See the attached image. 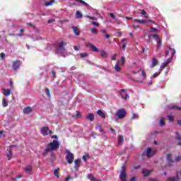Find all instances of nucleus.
<instances>
[{
    "mask_svg": "<svg viewBox=\"0 0 181 181\" xmlns=\"http://www.w3.org/2000/svg\"><path fill=\"white\" fill-rule=\"evenodd\" d=\"M57 148H59V141H57V140H54L52 143H49L45 152H44V155H46V153H47V152H52L53 151H56V149H57Z\"/></svg>",
    "mask_w": 181,
    "mask_h": 181,
    "instance_id": "f257e3e1",
    "label": "nucleus"
},
{
    "mask_svg": "<svg viewBox=\"0 0 181 181\" xmlns=\"http://www.w3.org/2000/svg\"><path fill=\"white\" fill-rule=\"evenodd\" d=\"M65 152L66 153V161L68 163H69V165H71L74 160V155L67 149L65 151Z\"/></svg>",
    "mask_w": 181,
    "mask_h": 181,
    "instance_id": "f03ea898",
    "label": "nucleus"
},
{
    "mask_svg": "<svg viewBox=\"0 0 181 181\" xmlns=\"http://www.w3.org/2000/svg\"><path fill=\"white\" fill-rule=\"evenodd\" d=\"M151 36H152V37H153L155 39V40H156L157 42V49H160V47H162V41L160 40V37H159V36H158L157 35H149L148 36V40H151Z\"/></svg>",
    "mask_w": 181,
    "mask_h": 181,
    "instance_id": "7ed1b4c3",
    "label": "nucleus"
},
{
    "mask_svg": "<svg viewBox=\"0 0 181 181\" xmlns=\"http://www.w3.org/2000/svg\"><path fill=\"white\" fill-rule=\"evenodd\" d=\"M116 115L119 119H122L127 115V111L125 109L122 108L117 111Z\"/></svg>",
    "mask_w": 181,
    "mask_h": 181,
    "instance_id": "20e7f679",
    "label": "nucleus"
},
{
    "mask_svg": "<svg viewBox=\"0 0 181 181\" xmlns=\"http://www.w3.org/2000/svg\"><path fill=\"white\" fill-rule=\"evenodd\" d=\"M133 22L134 23H140L141 25H148L150 22H152L153 23V21L152 20H144V19H132Z\"/></svg>",
    "mask_w": 181,
    "mask_h": 181,
    "instance_id": "39448f33",
    "label": "nucleus"
},
{
    "mask_svg": "<svg viewBox=\"0 0 181 181\" xmlns=\"http://www.w3.org/2000/svg\"><path fill=\"white\" fill-rule=\"evenodd\" d=\"M119 179L121 181H127V170L124 167L122 168L120 171Z\"/></svg>",
    "mask_w": 181,
    "mask_h": 181,
    "instance_id": "423d86ee",
    "label": "nucleus"
},
{
    "mask_svg": "<svg viewBox=\"0 0 181 181\" xmlns=\"http://www.w3.org/2000/svg\"><path fill=\"white\" fill-rule=\"evenodd\" d=\"M66 42H61L58 44V47L57 48V53H64V45H66Z\"/></svg>",
    "mask_w": 181,
    "mask_h": 181,
    "instance_id": "0eeeda50",
    "label": "nucleus"
},
{
    "mask_svg": "<svg viewBox=\"0 0 181 181\" xmlns=\"http://www.w3.org/2000/svg\"><path fill=\"white\" fill-rule=\"evenodd\" d=\"M41 134H42V135L46 136V135H49V134L50 135H52V134H53V132L50 129H49L48 127H42L41 128Z\"/></svg>",
    "mask_w": 181,
    "mask_h": 181,
    "instance_id": "6e6552de",
    "label": "nucleus"
},
{
    "mask_svg": "<svg viewBox=\"0 0 181 181\" xmlns=\"http://www.w3.org/2000/svg\"><path fill=\"white\" fill-rule=\"evenodd\" d=\"M156 151L155 150L151 148H147L146 149V156L147 158H152L153 155H155Z\"/></svg>",
    "mask_w": 181,
    "mask_h": 181,
    "instance_id": "1a4fd4ad",
    "label": "nucleus"
},
{
    "mask_svg": "<svg viewBox=\"0 0 181 181\" xmlns=\"http://www.w3.org/2000/svg\"><path fill=\"white\" fill-rule=\"evenodd\" d=\"M122 98H123V100H127V98H129V95H128L127 93V90L125 89H122L119 91Z\"/></svg>",
    "mask_w": 181,
    "mask_h": 181,
    "instance_id": "9d476101",
    "label": "nucleus"
},
{
    "mask_svg": "<svg viewBox=\"0 0 181 181\" xmlns=\"http://www.w3.org/2000/svg\"><path fill=\"white\" fill-rule=\"evenodd\" d=\"M166 159L169 166H173V163H175V160H173L171 154H167Z\"/></svg>",
    "mask_w": 181,
    "mask_h": 181,
    "instance_id": "9b49d317",
    "label": "nucleus"
},
{
    "mask_svg": "<svg viewBox=\"0 0 181 181\" xmlns=\"http://www.w3.org/2000/svg\"><path fill=\"white\" fill-rule=\"evenodd\" d=\"M22 62L21 61H15L13 63L12 67L13 70H18L21 67Z\"/></svg>",
    "mask_w": 181,
    "mask_h": 181,
    "instance_id": "f8f14e48",
    "label": "nucleus"
},
{
    "mask_svg": "<svg viewBox=\"0 0 181 181\" xmlns=\"http://www.w3.org/2000/svg\"><path fill=\"white\" fill-rule=\"evenodd\" d=\"M32 111H33V108L30 106H28L23 109V114L28 115V114H30Z\"/></svg>",
    "mask_w": 181,
    "mask_h": 181,
    "instance_id": "ddd939ff",
    "label": "nucleus"
},
{
    "mask_svg": "<svg viewBox=\"0 0 181 181\" xmlns=\"http://www.w3.org/2000/svg\"><path fill=\"white\" fill-rule=\"evenodd\" d=\"M180 180V177H179V174L176 173V177H170L167 181H179Z\"/></svg>",
    "mask_w": 181,
    "mask_h": 181,
    "instance_id": "4468645a",
    "label": "nucleus"
},
{
    "mask_svg": "<svg viewBox=\"0 0 181 181\" xmlns=\"http://www.w3.org/2000/svg\"><path fill=\"white\" fill-rule=\"evenodd\" d=\"M3 93L5 97H9V95H11V93H12V90L11 89L4 88Z\"/></svg>",
    "mask_w": 181,
    "mask_h": 181,
    "instance_id": "2eb2a0df",
    "label": "nucleus"
},
{
    "mask_svg": "<svg viewBox=\"0 0 181 181\" xmlns=\"http://www.w3.org/2000/svg\"><path fill=\"white\" fill-rule=\"evenodd\" d=\"M81 162V159H77V160H74V164H75L74 168H75L76 170H78V168L80 166Z\"/></svg>",
    "mask_w": 181,
    "mask_h": 181,
    "instance_id": "dca6fc26",
    "label": "nucleus"
},
{
    "mask_svg": "<svg viewBox=\"0 0 181 181\" xmlns=\"http://www.w3.org/2000/svg\"><path fill=\"white\" fill-rule=\"evenodd\" d=\"M72 30L76 36H78V35H80V30H78V28L73 26Z\"/></svg>",
    "mask_w": 181,
    "mask_h": 181,
    "instance_id": "f3484780",
    "label": "nucleus"
},
{
    "mask_svg": "<svg viewBox=\"0 0 181 181\" xmlns=\"http://www.w3.org/2000/svg\"><path fill=\"white\" fill-rule=\"evenodd\" d=\"M86 119L91 122L94 121V115L93 113H88L86 115Z\"/></svg>",
    "mask_w": 181,
    "mask_h": 181,
    "instance_id": "a211bd4d",
    "label": "nucleus"
},
{
    "mask_svg": "<svg viewBox=\"0 0 181 181\" xmlns=\"http://www.w3.org/2000/svg\"><path fill=\"white\" fill-rule=\"evenodd\" d=\"M175 139L178 140V145L181 146V135L179 133L175 134Z\"/></svg>",
    "mask_w": 181,
    "mask_h": 181,
    "instance_id": "6ab92c4d",
    "label": "nucleus"
},
{
    "mask_svg": "<svg viewBox=\"0 0 181 181\" xmlns=\"http://www.w3.org/2000/svg\"><path fill=\"white\" fill-rule=\"evenodd\" d=\"M151 172H152V170L143 169L141 173H143L144 176H148Z\"/></svg>",
    "mask_w": 181,
    "mask_h": 181,
    "instance_id": "aec40b11",
    "label": "nucleus"
},
{
    "mask_svg": "<svg viewBox=\"0 0 181 181\" xmlns=\"http://www.w3.org/2000/svg\"><path fill=\"white\" fill-rule=\"evenodd\" d=\"M88 47H90L93 52H97L98 53V52H100V50H98V49L93 44H88Z\"/></svg>",
    "mask_w": 181,
    "mask_h": 181,
    "instance_id": "412c9836",
    "label": "nucleus"
},
{
    "mask_svg": "<svg viewBox=\"0 0 181 181\" xmlns=\"http://www.w3.org/2000/svg\"><path fill=\"white\" fill-rule=\"evenodd\" d=\"M97 114L98 115H99V117H101L102 118H105V114H104V112L101 110H98L97 111Z\"/></svg>",
    "mask_w": 181,
    "mask_h": 181,
    "instance_id": "4be33fe9",
    "label": "nucleus"
},
{
    "mask_svg": "<svg viewBox=\"0 0 181 181\" xmlns=\"http://www.w3.org/2000/svg\"><path fill=\"white\" fill-rule=\"evenodd\" d=\"M151 62V67H155L158 64V59L156 58H152Z\"/></svg>",
    "mask_w": 181,
    "mask_h": 181,
    "instance_id": "5701e85b",
    "label": "nucleus"
},
{
    "mask_svg": "<svg viewBox=\"0 0 181 181\" xmlns=\"http://www.w3.org/2000/svg\"><path fill=\"white\" fill-rule=\"evenodd\" d=\"M115 71H121V66H119V62H117L115 66Z\"/></svg>",
    "mask_w": 181,
    "mask_h": 181,
    "instance_id": "b1692460",
    "label": "nucleus"
},
{
    "mask_svg": "<svg viewBox=\"0 0 181 181\" xmlns=\"http://www.w3.org/2000/svg\"><path fill=\"white\" fill-rule=\"evenodd\" d=\"M124 144V136H119L118 145H122Z\"/></svg>",
    "mask_w": 181,
    "mask_h": 181,
    "instance_id": "393cba45",
    "label": "nucleus"
},
{
    "mask_svg": "<svg viewBox=\"0 0 181 181\" xmlns=\"http://www.w3.org/2000/svg\"><path fill=\"white\" fill-rule=\"evenodd\" d=\"M76 2H79L80 4H81L82 5H84V6H86L87 8H88V6H90L88 5V4H87L86 1H83V0H74Z\"/></svg>",
    "mask_w": 181,
    "mask_h": 181,
    "instance_id": "a878e982",
    "label": "nucleus"
},
{
    "mask_svg": "<svg viewBox=\"0 0 181 181\" xmlns=\"http://www.w3.org/2000/svg\"><path fill=\"white\" fill-rule=\"evenodd\" d=\"M100 56L102 57H104V58L107 57H108V52H106L105 51L103 50V51L100 52Z\"/></svg>",
    "mask_w": 181,
    "mask_h": 181,
    "instance_id": "bb28decb",
    "label": "nucleus"
},
{
    "mask_svg": "<svg viewBox=\"0 0 181 181\" xmlns=\"http://www.w3.org/2000/svg\"><path fill=\"white\" fill-rule=\"evenodd\" d=\"M25 170L27 173H30V172H32V165H28L25 167Z\"/></svg>",
    "mask_w": 181,
    "mask_h": 181,
    "instance_id": "cd10ccee",
    "label": "nucleus"
},
{
    "mask_svg": "<svg viewBox=\"0 0 181 181\" xmlns=\"http://www.w3.org/2000/svg\"><path fill=\"white\" fill-rule=\"evenodd\" d=\"M88 178L91 181H98L95 177H94V175L90 174L88 175Z\"/></svg>",
    "mask_w": 181,
    "mask_h": 181,
    "instance_id": "c85d7f7f",
    "label": "nucleus"
},
{
    "mask_svg": "<svg viewBox=\"0 0 181 181\" xmlns=\"http://www.w3.org/2000/svg\"><path fill=\"white\" fill-rule=\"evenodd\" d=\"M160 127H165V118L164 117L160 118Z\"/></svg>",
    "mask_w": 181,
    "mask_h": 181,
    "instance_id": "c756f323",
    "label": "nucleus"
},
{
    "mask_svg": "<svg viewBox=\"0 0 181 181\" xmlns=\"http://www.w3.org/2000/svg\"><path fill=\"white\" fill-rule=\"evenodd\" d=\"M53 4H54V0H52L49 2H46L45 6H50L53 5Z\"/></svg>",
    "mask_w": 181,
    "mask_h": 181,
    "instance_id": "7c9ffc66",
    "label": "nucleus"
},
{
    "mask_svg": "<svg viewBox=\"0 0 181 181\" xmlns=\"http://www.w3.org/2000/svg\"><path fill=\"white\" fill-rule=\"evenodd\" d=\"M141 14L144 16V18H148V15L146 13V11L145 10H141Z\"/></svg>",
    "mask_w": 181,
    "mask_h": 181,
    "instance_id": "2f4dec72",
    "label": "nucleus"
},
{
    "mask_svg": "<svg viewBox=\"0 0 181 181\" xmlns=\"http://www.w3.org/2000/svg\"><path fill=\"white\" fill-rule=\"evenodd\" d=\"M82 17H83V13H81V12L77 11H76V18L78 19Z\"/></svg>",
    "mask_w": 181,
    "mask_h": 181,
    "instance_id": "473e14b6",
    "label": "nucleus"
},
{
    "mask_svg": "<svg viewBox=\"0 0 181 181\" xmlns=\"http://www.w3.org/2000/svg\"><path fill=\"white\" fill-rule=\"evenodd\" d=\"M85 18H88V19H90L91 21H97V18L94 16H85Z\"/></svg>",
    "mask_w": 181,
    "mask_h": 181,
    "instance_id": "72a5a7b5",
    "label": "nucleus"
},
{
    "mask_svg": "<svg viewBox=\"0 0 181 181\" xmlns=\"http://www.w3.org/2000/svg\"><path fill=\"white\" fill-rule=\"evenodd\" d=\"M150 32H151L153 33H158V32H159V30H158L156 28H155L153 27H151Z\"/></svg>",
    "mask_w": 181,
    "mask_h": 181,
    "instance_id": "f704fd0d",
    "label": "nucleus"
},
{
    "mask_svg": "<svg viewBox=\"0 0 181 181\" xmlns=\"http://www.w3.org/2000/svg\"><path fill=\"white\" fill-rule=\"evenodd\" d=\"M175 162H181V155L180 156H176L175 157Z\"/></svg>",
    "mask_w": 181,
    "mask_h": 181,
    "instance_id": "c9c22d12",
    "label": "nucleus"
},
{
    "mask_svg": "<svg viewBox=\"0 0 181 181\" xmlns=\"http://www.w3.org/2000/svg\"><path fill=\"white\" fill-rule=\"evenodd\" d=\"M54 176H56L57 177H59V168L55 169V170H54Z\"/></svg>",
    "mask_w": 181,
    "mask_h": 181,
    "instance_id": "e433bc0d",
    "label": "nucleus"
},
{
    "mask_svg": "<svg viewBox=\"0 0 181 181\" xmlns=\"http://www.w3.org/2000/svg\"><path fill=\"white\" fill-rule=\"evenodd\" d=\"M110 18L113 20V21H117V17L114 15V13H110Z\"/></svg>",
    "mask_w": 181,
    "mask_h": 181,
    "instance_id": "4c0bfd02",
    "label": "nucleus"
},
{
    "mask_svg": "<svg viewBox=\"0 0 181 181\" xmlns=\"http://www.w3.org/2000/svg\"><path fill=\"white\" fill-rule=\"evenodd\" d=\"M80 56L82 59H84L85 57H87L88 56V53H81Z\"/></svg>",
    "mask_w": 181,
    "mask_h": 181,
    "instance_id": "58836bf2",
    "label": "nucleus"
},
{
    "mask_svg": "<svg viewBox=\"0 0 181 181\" xmlns=\"http://www.w3.org/2000/svg\"><path fill=\"white\" fill-rule=\"evenodd\" d=\"M7 158L8 160H11V158H12V151H8V154H7Z\"/></svg>",
    "mask_w": 181,
    "mask_h": 181,
    "instance_id": "ea45409f",
    "label": "nucleus"
},
{
    "mask_svg": "<svg viewBox=\"0 0 181 181\" xmlns=\"http://www.w3.org/2000/svg\"><path fill=\"white\" fill-rule=\"evenodd\" d=\"M120 62H121L122 66H124V64H125V57H122Z\"/></svg>",
    "mask_w": 181,
    "mask_h": 181,
    "instance_id": "a19ab883",
    "label": "nucleus"
},
{
    "mask_svg": "<svg viewBox=\"0 0 181 181\" xmlns=\"http://www.w3.org/2000/svg\"><path fill=\"white\" fill-rule=\"evenodd\" d=\"M3 107H8V101H6V99L3 100Z\"/></svg>",
    "mask_w": 181,
    "mask_h": 181,
    "instance_id": "79ce46f5",
    "label": "nucleus"
},
{
    "mask_svg": "<svg viewBox=\"0 0 181 181\" xmlns=\"http://www.w3.org/2000/svg\"><path fill=\"white\" fill-rule=\"evenodd\" d=\"M87 158H90V156L88 154L83 156L82 159L86 162V160H87Z\"/></svg>",
    "mask_w": 181,
    "mask_h": 181,
    "instance_id": "37998d69",
    "label": "nucleus"
},
{
    "mask_svg": "<svg viewBox=\"0 0 181 181\" xmlns=\"http://www.w3.org/2000/svg\"><path fill=\"white\" fill-rule=\"evenodd\" d=\"M128 44H124V45H119V47L122 50H125V49H127V45Z\"/></svg>",
    "mask_w": 181,
    "mask_h": 181,
    "instance_id": "c03bdc74",
    "label": "nucleus"
},
{
    "mask_svg": "<svg viewBox=\"0 0 181 181\" xmlns=\"http://www.w3.org/2000/svg\"><path fill=\"white\" fill-rule=\"evenodd\" d=\"M45 93H46L47 97H50V90H49V88L45 89Z\"/></svg>",
    "mask_w": 181,
    "mask_h": 181,
    "instance_id": "a18cd8bd",
    "label": "nucleus"
},
{
    "mask_svg": "<svg viewBox=\"0 0 181 181\" xmlns=\"http://www.w3.org/2000/svg\"><path fill=\"white\" fill-rule=\"evenodd\" d=\"M132 28H133V29H141V26L135 25V24L132 25Z\"/></svg>",
    "mask_w": 181,
    "mask_h": 181,
    "instance_id": "49530a36",
    "label": "nucleus"
},
{
    "mask_svg": "<svg viewBox=\"0 0 181 181\" xmlns=\"http://www.w3.org/2000/svg\"><path fill=\"white\" fill-rule=\"evenodd\" d=\"M170 110H181V107H179L178 106H172Z\"/></svg>",
    "mask_w": 181,
    "mask_h": 181,
    "instance_id": "de8ad7c7",
    "label": "nucleus"
},
{
    "mask_svg": "<svg viewBox=\"0 0 181 181\" xmlns=\"http://www.w3.org/2000/svg\"><path fill=\"white\" fill-rule=\"evenodd\" d=\"M127 40H127V39H123V40H122V43H121L120 45L124 46V45H127V42H127Z\"/></svg>",
    "mask_w": 181,
    "mask_h": 181,
    "instance_id": "09e8293b",
    "label": "nucleus"
},
{
    "mask_svg": "<svg viewBox=\"0 0 181 181\" xmlns=\"http://www.w3.org/2000/svg\"><path fill=\"white\" fill-rule=\"evenodd\" d=\"M90 32L92 33H98V31L95 28H91Z\"/></svg>",
    "mask_w": 181,
    "mask_h": 181,
    "instance_id": "8fccbe9b",
    "label": "nucleus"
},
{
    "mask_svg": "<svg viewBox=\"0 0 181 181\" xmlns=\"http://www.w3.org/2000/svg\"><path fill=\"white\" fill-rule=\"evenodd\" d=\"M165 67H166V64L165 63H163L160 67V70H163V69H165Z\"/></svg>",
    "mask_w": 181,
    "mask_h": 181,
    "instance_id": "3c124183",
    "label": "nucleus"
},
{
    "mask_svg": "<svg viewBox=\"0 0 181 181\" xmlns=\"http://www.w3.org/2000/svg\"><path fill=\"white\" fill-rule=\"evenodd\" d=\"M136 118H138V115L134 113L132 116V119H136Z\"/></svg>",
    "mask_w": 181,
    "mask_h": 181,
    "instance_id": "603ef678",
    "label": "nucleus"
},
{
    "mask_svg": "<svg viewBox=\"0 0 181 181\" xmlns=\"http://www.w3.org/2000/svg\"><path fill=\"white\" fill-rule=\"evenodd\" d=\"M160 74V72H156L153 75V77L155 78L156 77H158Z\"/></svg>",
    "mask_w": 181,
    "mask_h": 181,
    "instance_id": "864d4df0",
    "label": "nucleus"
},
{
    "mask_svg": "<svg viewBox=\"0 0 181 181\" xmlns=\"http://www.w3.org/2000/svg\"><path fill=\"white\" fill-rule=\"evenodd\" d=\"M92 25H94V26H96L97 28H98V26H100V25L98 24V23L95 22V21H93L92 22Z\"/></svg>",
    "mask_w": 181,
    "mask_h": 181,
    "instance_id": "5fc2aeb1",
    "label": "nucleus"
},
{
    "mask_svg": "<svg viewBox=\"0 0 181 181\" xmlns=\"http://www.w3.org/2000/svg\"><path fill=\"white\" fill-rule=\"evenodd\" d=\"M168 118L169 121H170V122L173 121V116L168 115Z\"/></svg>",
    "mask_w": 181,
    "mask_h": 181,
    "instance_id": "6e6d98bb",
    "label": "nucleus"
},
{
    "mask_svg": "<svg viewBox=\"0 0 181 181\" xmlns=\"http://www.w3.org/2000/svg\"><path fill=\"white\" fill-rule=\"evenodd\" d=\"M141 76H143L144 78H146V74L145 71H141Z\"/></svg>",
    "mask_w": 181,
    "mask_h": 181,
    "instance_id": "4d7b16f0",
    "label": "nucleus"
},
{
    "mask_svg": "<svg viewBox=\"0 0 181 181\" xmlns=\"http://www.w3.org/2000/svg\"><path fill=\"white\" fill-rule=\"evenodd\" d=\"M0 57H1V59H5V53H4V52H1V54H0Z\"/></svg>",
    "mask_w": 181,
    "mask_h": 181,
    "instance_id": "13d9d810",
    "label": "nucleus"
},
{
    "mask_svg": "<svg viewBox=\"0 0 181 181\" xmlns=\"http://www.w3.org/2000/svg\"><path fill=\"white\" fill-rule=\"evenodd\" d=\"M21 177H22V175H19L17 176V177L13 178V180H17L18 179H21Z\"/></svg>",
    "mask_w": 181,
    "mask_h": 181,
    "instance_id": "bf43d9fd",
    "label": "nucleus"
},
{
    "mask_svg": "<svg viewBox=\"0 0 181 181\" xmlns=\"http://www.w3.org/2000/svg\"><path fill=\"white\" fill-rule=\"evenodd\" d=\"M117 59V54H115L112 57V60H115Z\"/></svg>",
    "mask_w": 181,
    "mask_h": 181,
    "instance_id": "052dcab7",
    "label": "nucleus"
},
{
    "mask_svg": "<svg viewBox=\"0 0 181 181\" xmlns=\"http://www.w3.org/2000/svg\"><path fill=\"white\" fill-rule=\"evenodd\" d=\"M98 131H100V132H104V130L100 126L98 127Z\"/></svg>",
    "mask_w": 181,
    "mask_h": 181,
    "instance_id": "680f3d73",
    "label": "nucleus"
},
{
    "mask_svg": "<svg viewBox=\"0 0 181 181\" xmlns=\"http://www.w3.org/2000/svg\"><path fill=\"white\" fill-rule=\"evenodd\" d=\"M105 37H106V39H110V35L107 33H105Z\"/></svg>",
    "mask_w": 181,
    "mask_h": 181,
    "instance_id": "e2e57ef3",
    "label": "nucleus"
},
{
    "mask_svg": "<svg viewBox=\"0 0 181 181\" xmlns=\"http://www.w3.org/2000/svg\"><path fill=\"white\" fill-rule=\"evenodd\" d=\"M74 50H76V52H78V47L74 46Z\"/></svg>",
    "mask_w": 181,
    "mask_h": 181,
    "instance_id": "0e129e2a",
    "label": "nucleus"
},
{
    "mask_svg": "<svg viewBox=\"0 0 181 181\" xmlns=\"http://www.w3.org/2000/svg\"><path fill=\"white\" fill-rule=\"evenodd\" d=\"M52 22H54V19L48 20V23H52Z\"/></svg>",
    "mask_w": 181,
    "mask_h": 181,
    "instance_id": "69168bd1",
    "label": "nucleus"
},
{
    "mask_svg": "<svg viewBox=\"0 0 181 181\" xmlns=\"http://www.w3.org/2000/svg\"><path fill=\"white\" fill-rule=\"evenodd\" d=\"M70 179H71V177L68 176L66 179V181H70Z\"/></svg>",
    "mask_w": 181,
    "mask_h": 181,
    "instance_id": "338daca9",
    "label": "nucleus"
},
{
    "mask_svg": "<svg viewBox=\"0 0 181 181\" xmlns=\"http://www.w3.org/2000/svg\"><path fill=\"white\" fill-rule=\"evenodd\" d=\"M177 122L178 125L181 126V120H178Z\"/></svg>",
    "mask_w": 181,
    "mask_h": 181,
    "instance_id": "774afa93",
    "label": "nucleus"
}]
</instances>
